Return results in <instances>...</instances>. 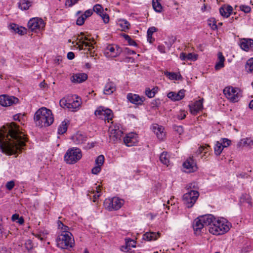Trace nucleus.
Wrapping results in <instances>:
<instances>
[{"instance_id": "46", "label": "nucleus", "mask_w": 253, "mask_h": 253, "mask_svg": "<svg viewBox=\"0 0 253 253\" xmlns=\"http://www.w3.org/2000/svg\"><path fill=\"white\" fill-rule=\"evenodd\" d=\"M96 194H95L93 196V199H92V201L93 202H95L96 200L100 197V192L101 191V189H100V186H96Z\"/></svg>"}, {"instance_id": "51", "label": "nucleus", "mask_w": 253, "mask_h": 253, "mask_svg": "<svg viewBox=\"0 0 253 253\" xmlns=\"http://www.w3.org/2000/svg\"><path fill=\"white\" fill-rule=\"evenodd\" d=\"M145 94L149 98H152L155 96V92L149 88L146 89Z\"/></svg>"}, {"instance_id": "6", "label": "nucleus", "mask_w": 253, "mask_h": 253, "mask_svg": "<svg viewBox=\"0 0 253 253\" xmlns=\"http://www.w3.org/2000/svg\"><path fill=\"white\" fill-rule=\"evenodd\" d=\"M60 105L63 108H67L71 111L75 112L81 105V99L78 97H76L75 100L74 98H62L60 101Z\"/></svg>"}, {"instance_id": "41", "label": "nucleus", "mask_w": 253, "mask_h": 253, "mask_svg": "<svg viewBox=\"0 0 253 253\" xmlns=\"http://www.w3.org/2000/svg\"><path fill=\"white\" fill-rule=\"evenodd\" d=\"M67 130V123L65 121H63L59 126L58 129V132L60 134L64 133Z\"/></svg>"}, {"instance_id": "19", "label": "nucleus", "mask_w": 253, "mask_h": 253, "mask_svg": "<svg viewBox=\"0 0 253 253\" xmlns=\"http://www.w3.org/2000/svg\"><path fill=\"white\" fill-rule=\"evenodd\" d=\"M152 129L159 140H163L164 139L166 133L164 132V128L163 126H159L158 124H154L152 126Z\"/></svg>"}, {"instance_id": "57", "label": "nucleus", "mask_w": 253, "mask_h": 253, "mask_svg": "<svg viewBox=\"0 0 253 253\" xmlns=\"http://www.w3.org/2000/svg\"><path fill=\"white\" fill-rule=\"evenodd\" d=\"M157 30V28L155 27H150L148 31H147V34L150 35H153V34L156 32Z\"/></svg>"}, {"instance_id": "37", "label": "nucleus", "mask_w": 253, "mask_h": 253, "mask_svg": "<svg viewBox=\"0 0 253 253\" xmlns=\"http://www.w3.org/2000/svg\"><path fill=\"white\" fill-rule=\"evenodd\" d=\"M152 6L154 9L157 12H161L163 7L160 3V0H152Z\"/></svg>"}, {"instance_id": "56", "label": "nucleus", "mask_w": 253, "mask_h": 253, "mask_svg": "<svg viewBox=\"0 0 253 253\" xmlns=\"http://www.w3.org/2000/svg\"><path fill=\"white\" fill-rule=\"evenodd\" d=\"M93 13V11L91 9H88L86 10L84 14H83V17H84V18L86 19L87 17L90 16Z\"/></svg>"}, {"instance_id": "29", "label": "nucleus", "mask_w": 253, "mask_h": 253, "mask_svg": "<svg viewBox=\"0 0 253 253\" xmlns=\"http://www.w3.org/2000/svg\"><path fill=\"white\" fill-rule=\"evenodd\" d=\"M238 147H248L251 148L253 146V140L251 138H245L240 140L237 144Z\"/></svg>"}, {"instance_id": "11", "label": "nucleus", "mask_w": 253, "mask_h": 253, "mask_svg": "<svg viewBox=\"0 0 253 253\" xmlns=\"http://www.w3.org/2000/svg\"><path fill=\"white\" fill-rule=\"evenodd\" d=\"M94 113L96 116L104 119L105 121H107L108 123L112 120L113 117V112L110 109L102 106L98 107Z\"/></svg>"}, {"instance_id": "13", "label": "nucleus", "mask_w": 253, "mask_h": 253, "mask_svg": "<svg viewBox=\"0 0 253 253\" xmlns=\"http://www.w3.org/2000/svg\"><path fill=\"white\" fill-rule=\"evenodd\" d=\"M90 39L88 38L84 33H81L79 35V42L77 44L80 50H82L87 47L88 50H90V47H93V43L89 42Z\"/></svg>"}, {"instance_id": "30", "label": "nucleus", "mask_w": 253, "mask_h": 253, "mask_svg": "<svg viewBox=\"0 0 253 253\" xmlns=\"http://www.w3.org/2000/svg\"><path fill=\"white\" fill-rule=\"evenodd\" d=\"M160 236L159 232H149L143 235V239L145 240L150 241L157 239Z\"/></svg>"}, {"instance_id": "50", "label": "nucleus", "mask_w": 253, "mask_h": 253, "mask_svg": "<svg viewBox=\"0 0 253 253\" xmlns=\"http://www.w3.org/2000/svg\"><path fill=\"white\" fill-rule=\"evenodd\" d=\"M26 248L28 250H31L33 248V244L32 241L31 240H28L25 243Z\"/></svg>"}, {"instance_id": "5", "label": "nucleus", "mask_w": 253, "mask_h": 253, "mask_svg": "<svg viewBox=\"0 0 253 253\" xmlns=\"http://www.w3.org/2000/svg\"><path fill=\"white\" fill-rule=\"evenodd\" d=\"M82 157L81 150L78 148L69 149L64 155V161L68 164H74L78 162Z\"/></svg>"}, {"instance_id": "39", "label": "nucleus", "mask_w": 253, "mask_h": 253, "mask_svg": "<svg viewBox=\"0 0 253 253\" xmlns=\"http://www.w3.org/2000/svg\"><path fill=\"white\" fill-rule=\"evenodd\" d=\"M57 224L58 229L61 230L62 232L61 234H64L65 233H70L69 231H68L69 227L65 225L61 221L58 220Z\"/></svg>"}, {"instance_id": "12", "label": "nucleus", "mask_w": 253, "mask_h": 253, "mask_svg": "<svg viewBox=\"0 0 253 253\" xmlns=\"http://www.w3.org/2000/svg\"><path fill=\"white\" fill-rule=\"evenodd\" d=\"M109 131V137L111 141L117 142L118 140H121L123 132L122 130L120 129L119 125L110 126Z\"/></svg>"}, {"instance_id": "25", "label": "nucleus", "mask_w": 253, "mask_h": 253, "mask_svg": "<svg viewBox=\"0 0 253 253\" xmlns=\"http://www.w3.org/2000/svg\"><path fill=\"white\" fill-rule=\"evenodd\" d=\"M204 226L205 225L202 221V219L200 216L195 219L193 227L196 234H200L201 230L204 228Z\"/></svg>"}, {"instance_id": "16", "label": "nucleus", "mask_w": 253, "mask_h": 253, "mask_svg": "<svg viewBox=\"0 0 253 253\" xmlns=\"http://www.w3.org/2000/svg\"><path fill=\"white\" fill-rule=\"evenodd\" d=\"M187 172H192L197 170V167L193 158L190 157L183 164Z\"/></svg>"}, {"instance_id": "63", "label": "nucleus", "mask_w": 253, "mask_h": 253, "mask_svg": "<svg viewBox=\"0 0 253 253\" xmlns=\"http://www.w3.org/2000/svg\"><path fill=\"white\" fill-rule=\"evenodd\" d=\"M187 55L185 53H184V52H182L181 53V54H180V58L182 60H187Z\"/></svg>"}, {"instance_id": "53", "label": "nucleus", "mask_w": 253, "mask_h": 253, "mask_svg": "<svg viewBox=\"0 0 253 253\" xmlns=\"http://www.w3.org/2000/svg\"><path fill=\"white\" fill-rule=\"evenodd\" d=\"M85 19H86L83 17V15H82L81 16L78 18L76 23L78 25L81 26L84 24Z\"/></svg>"}, {"instance_id": "48", "label": "nucleus", "mask_w": 253, "mask_h": 253, "mask_svg": "<svg viewBox=\"0 0 253 253\" xmlns=\"http://www.w3.org/2000/svg\"><path fill=\"white\" fill-rule=\"evenodd\" d=\"M16 29L17 30L15 31V32L20 35H23L26 33L27 29L24 27H18V28H16Z\"/></svg>"}, {"instance_id": "27", "label": "nucleus", "mask_w": 253, "mask_h": 253, "mask_svg": "<svg viewBox=\"0 0 253 253\" xmlns=\"http://www.w3.org/2000/svg\"><path fill=\"white\" fill-rule=\"evenodd\" d=\"M116 90L115 84L112 82H108L105 85L103 93L106 95H111Z\"/></svg>"}, {"instance_id": "26", "label": "nucleus", "mask_w": 253, "mask_h": 253, "mask_svg": "<svg viewBox=\"0 0 253 253\" xmlns=\"http://www.w3.org/2000/svg\"><path fill=\"white\" fill-rule=\"evenodd\" d=\"M127 99L131 103L135 104H141L143 102V98L135 94L128 93L127 95Z\"/></svg>"}, {"instance_id": "62", "label": "nucleus", "mask_w": 253, "mask_h": 253, "mask_svg": "<svg viewBox=\"0 0 253 253\" xmlns=\"http://www.w3.org/2000/svg\"><path fill=\"white\" fill-rule=\"evenodd\" d=\"M75 57V54L73 52H69L67 54V58L69 60H72Z\"/></svg>"}, {"instance_id": "21", "label": "nucleus", "mask_w": 253, "mask_h": 253, "mask_svg": "<svg viewBox=\"0 0 253 253\" xmlns=\"http://www.w3.org/2000/svg\"><path fill=\"white\" fill-rule=\"evenodd\" d=\"M190 111L193 115H196L203 109V99L196 101L194 103L189 105Z\"/></svg>"}, {"instance_id": "1", "label": "nucleus", "mask_w": 253, "mask_h": 253, "mask_svg": "<svg viewBox=\"0 0 253 253\" xmlns=\"http://www.w3.org/2000/svg\"><path fill=\"white\" fill-rule=\"evenodd\" d=\"M26 141L25 134L14 123L0 130V148L3 153L12 155L20 152Z\"/></svg>"}, {"instance_id": "45", "label": "nucleus", "mask_w": 253, "mask_h": 253, "mask_svg": "<svg viewBox=\"0 0 253 253\" xmlns=\"http://www.w3.org/2000/svg\"><path fill=\"white\" fill-rule=\"evenodd\" d=\"M104 162V157L102 155H100L97 157L95 160V163L97 166H101Z\"/></svg>"}, {"instance_id": "7", "label": "nucleus", "mask_w": 253, "mask_h": 253, "mask_svg": "<svg viewBox=\"0 0 253 253\" xmlns=\"http://www.w3.org/2000/svg\"><path fill=\"white\" fill-rule=\"evenodd\" d=\"M124 204V201L118 197L106 199L104 202L105 209L109 211H116L120 209Z\"/></svg>"}, {"instance_id": "40", "label": "nucleus", "mask_w": 253, "mask_h": 253, "mask_svg": "<svg viewBox=\"0 0 253 253\" xmlns=\"http://www.w3.org/2000/svg\"><path fill=\"white\" fill-rule=\"evenodd\" d=\"M223 148H224L222 147V143H220L219 141L216 142L214 147L215 154L217 156L219 155L221 153Z\"/></svg>"}, {"instance_id": "32", "label": "nucleus", "mask_w": 253, "mask_h": 253, "mask_svg": "<svg viewBox=\"0 0 253 253\" xmlns=\"http://www.w3.org/2000/svg\"><path fill=\"white\" fill-rule=\"evenodd\" d=\"M217 56L218 61L215 65V69L216 70H220V69L222 68L224 66V62L225 61V58L222 55V53L219 52L218 53Z\"/></svg>"}, {"instance_id": "64", "label": "nucleus", "mask_w": 253, "mask_h": 253, "mask_svg": "<svg viewBox=\"0 0 253 253\" xmlns=\"http://www.w3.org/2000/svg\"><path fill=\"white\" fill-rule=\"evenodd\" d=\"M0 253H9V252L5 247L0 246Z\"/></svg>"}, {"instance_id": "10", "label": "nucleus", "mask_w": 253, "mask_h": 253, "mask_svg": "<svg viewBox=\"0 0 253 253\" xmlns=\"http://www.w3.org/2000/svg\"><path fill=\"white\" fill-rule=\"evenodd\" d=\"M240 89L238 88L232 86L226 87L223 89V93L227 98L233 102H238L239 99V92Z\"/></svg>"}, {"instance_id": "59", "label": "nucleus", "mask_w": 253, "mask_h": 253, "mask_svg": "<svg viewBox=\"0 0 253 253\" xmlns=\"http://www.w3.org/2000/svg\"><path fill=\"white\" fill-rule=\"evenodd\" d=\"M174 129L179 134H181L183 131V127L181 126H176L174 127Z\"/></svg>"}, {"instance_id": "23", "label": "nucleus", "mask_w": 253, "mask_h": 253, "mask_svg": "<svg viewBox=\"0 0 253 253\" xmlns=\"http://www.w3.org/2000/svg\"><path fill=\"white\" fill-rule=\"evenodd\" d=\"M239 44L242 49L248 51L253 47V40L251 39H243L240 41Z\"/></svg>"}, {"instance_id": "38", "label": "nucleus", "mask_w": 253, "mask_h": 253, "mask_svg": "<svg viewBox=\"0 0 253 253\" xmlns=\"http://www.w3.org/2000/svg\"><path fill=\"white\" fill-rule=\"evenodd\" d=\"M240 202L242 204L247 203L249 205H252L251 198L250 195L246 194L242 195L240 198Z\"/></svg>"}, {"instance_id": "31", "label": "nucleus", "mask_w": 253, "mask_h": 253, "mask_svg": "<svg viewBox=\"0 0 253 253\" xmlns=\"http://www.w3.org/2000/svg\"><path fill=\"white\" fill-rule=\"evenodd\" d=\"M233 10V8L230 5L226 6H222L219 9V12L220 14L225 17H228Z\"/></svg>"}, {"instance_id": "43", "label": "nucleus", "mask_w": 253, "mask_h": 253, "mask_svg": "<svg viewBox=\"0 0 253 253\" xmlns=\"http://www.w3.org/2000/svg\"><path fill=\"white\" fill-rule=\"evenodd\" d=\"M123 37L125 38V39L126 41H127L129 45L135 46H136L137 45L136 42L133 40L131 39V38L128 35L124 34L123 35Z\"/></svg>"}, {"instance_id": "34", "label": "nucleus", "mask_w": 253, "mask_h": 253, "mask_svg": "<svg viewBox=\"0 0 253 253\" xmlns=\"http://www.w3.org/2000/svg\"><path fill=\"white\" fill-rule=\"evenodd\" d=\"M164 74L171 80H179L182 79V77L180 74H177L174 72L166 71L164 72Z\"/></svg>"}, {"instance_id": "20", "label": "nucleus", "mask_w": 253, "mask_h": 253, "mask_svg": "<svg viewBox=\"0 0 253 253\" xmlns=\"http://www.w3.org/2000/svg\"><path fill=\"white\" fill-rule=\"evenodd\" d=\"M185 90L181 89L177 93L173 91L169 92L167 96L173 101H179L182 99L185 96Z\"/></svg>"}, {"instance_id": "60", "label": "nucleus", "mask_w": 253, "mask_h": 253, "mask_svg": "<svg viewBox=\"0 0 253 253\" xmlns=\"http://www.w3.org/2000/svg\"><path fill=\"white\" fill-rule=\"evenodd\" d=\"M159 102H158L157 100H154L151 103V107L153 109H156L159 106Z\"/></svg>"}, {"instance_id": "44", "label": "nucleus", "mask_w": 253, "mask_h": 253, "mask_svg": "<svg viewBox=\"0 0 253 253\" xmlns=\"http://www.w3.org/2000/svg\"><path fill=\"white\" fill-rule=\"evenodd\" d=\"M246 68L251 73H253V58L248 60Z\"/></svg>"}, {"instance_id": "8", "label": "nucleus", "mask_w": 253, "mask_h": 253, "mask_svg": "<svg viewBox=\"0 0 253 253\" xmlns=\"http://www.w3.org/2000/svg\"><path fill=\"white\" fill-rule=\"evenodd\" d=\"M199 196V193L197 191L190 190L183 195V200L184 204L187 208H191L195 203Z\"/></svg>"}, {"instance_id": "33", "label": "nucleus", "mask_w": 253, "mask_h": 253, "mask_svg": "<svg viewBox=\"0 0 253 253\" xmlns=\"http://www.w3.org/2000/svg\"><path fill=\"white\" fill-rule=\"evenodd\" d=\"M31 5V1L30 0H21L18 3V7L21 10H27Z\"/></svg>"}, {"instance_id": "3", "label": "nucleus", "mask_w": 253, "mask_h": 253, "mask_svg": "<svg viewBox=\"0 0 253 253\" xmlns=\"http://www.w3.org/2000/svg\"><path fill=\"white\" fill-rule=\"evenodd\" d=\"M230 227V223L225 219H216L211 226L209 227V231L213 235H222L228 232Z\"/></svg>"}, {"instance_id": "58", "label": "nucleus", "mask_w": 253, "mask_h": 253, "mask_svg": "<svg viewBox=\"0 0 253 253\" xmlns=\"http://www.w3.org/2000/svg\"><path fill=\"white\" fill-rule=\"evenodd\" d=\"M186 116V112L184 111H182L180 112L179 115H178V119L179 120L184 119Z\"/></svg>"}, {"instance_id": "42", "label": "nucleus", "mask_w": 253, "mask_h": 253, "mask_svg": "<svg viewBox=\"0 0 253 253\" xmlns=\"http://www.w3.org/2000/svg\"><path fill=\"white\" fill-rule=\"evenodd\" d=\"M209 26L213 30L217 29L216 22L213 18H210L208 21Z\"/></svg>"}, {"instance_id": "18", "label": "nucleus", "mask_w": 253, "mask_h": 253, "mask_svg": "<svg viewBox=\"0 0 253 253\" xmlns=\"http://www.w3.org/2000/svg\"><path fill=\"white\" fill-rule=\"evenodd\" d=\"M138 137L134 133H130L126 135L124 139L125 144L128 147L135 145L138 142Z\"/></svg>"}, {"instance_id": "52", "label": "nucleus", "mask_w": 253, "mask_h": 253, "mask_svg": "<svg viewBox=\"0 0 253 253\" xmlns=\"http://www.w3.org/2000/svg\"><path fill=\"white\" fill-rule=\"evenodd\" d=\"M15 186L14 181L13 180L8 181L6 183L5 187L8 190H11Z\"/></svg>"}, {"instance_id": "28", "label": "nucleus", "mask_w": 253, "mask_h": 253, "mask_svg": "<svg viewBox=\"0 0 253 253\" xmlns=\"http://www.w3.org/2000/svg\"><path fill=\"white\" fill-rule=\"evenodd\" d=\"M205 226H211L216 218L211 214H207L200 216Z\"/></svg>"}, {"instance_id": "36", "label": "nucleus", "mask_w": 253, "mask_h": 253, "mask_svg": "<svg viewBox=\"0 0 253 253\" xmlns=\"http://www.w3.org/2000/svg\"><path fill=\"white\" fill-rule=\"evenodd\" d=\"M169 155L167 152H163L160 156V160L163 164L168 166L169 163Z\"/></svg>"}, {"instance_id": "4", "label": "nucleus", "mask_w": 253, "mask_h": 253, "mask_svg": "<svg viewBox=\"0 0 253 253\" xmlns=\"http://www.w3.org/2000/svg\"><path fill=\"white\" fill-rule=\"evenodd\" d=\"M57 246L62 249H68L74 245V239L71 233L60 234L57 238Z\"/></svg>"}, {"instance_id": "17", "label": "nucleus", "mask_w": 253, "mask_h": 253, "mask_svg": "<svg viewBox=\"0 0 253 253\" xmlns=\"http://www.w3.org/2000/svg\"><path fill=\"white\" fill-rule=\"evenodd\" d=\"M93 11L99 15L105 23H108L109 21L108 14L104 12L103 7L100 4H95L93 7Z\"/></svg>"}, {"instance_id": "54", "label": "nucleus", "mask_w": 253, "mask_h": 253, "mask_svg": "<svg viewBox=\"0 0 253 253\" xmlns=\"http://www.w3.org/2000/svg\"><path fill=\"white\" fill-rule=\"evenodd\" d=\"M240 9L245 13H249L251 11V7L249 6L242 5L240 6Z\"/></svg>"}, {"instance_id": "35", "label": "nucleus", "mask_w": 253, "mask_h": 253, "mask_svg": "<svg viewBox=\"0 0 253 253\" xmlns=\"http://www.w3.org/2000/svg\"><path fill=\"white\" fill-rule=\"evenodd\" d=\"M118 24L122 28V30L124 31L129 29L130 27L129 23L125 19L119 20Z\"/></svg>"}, {"instance_id": "47", "label": "nucleus", "mask_w": 253, "mask_h": 253, "mask_svg": "<svg viewBox=\"0 0 253 253\" xmlns=\"http://www.w3.org/2000/svg\"><path fill=\"white\" fill-rule=\"evenodd\" d=\"M198 55L197 54L192 53H189L187 54V60H192V61H195L197 59Z\"/></svg>"}, {"instance_id": "22", "label": "nucleus", "mask_w": 253, "mask_h": 253, "mask_svg": "<svg viewBox=\"0 0 253 253\" xmlns=\"http://www.w3.org/2000/svg\"><path fill=\"white\" fill-rule=\"evenodd\" d=\"M74 143L77 145H81L84 144L87 141V137L84 134L77 132L72 137Z\"/></svg>"}, {"instance_id": "2", "label": "nucleus", "mask_w": 253, "mask_h": 253, "mask_svg": "<svg viewBox=\"0 0 253 253\" xmlns=\"http://www.w3.org/2000/svg\"><path fill=\"white\" fill-rule=\"evenodd\" d=\"M34 120L37 126L42 127L50 126L54 121V117L51 111L42 107L35 113Z\"/></svg>"}, {"instance_id": "15", "label": "nucleus", "mask_w": 253, "mask_h": 253, "mask_svg": "<svg viewBox=\"0 0 253 253\" xmlns=\"http://www.w3.org/2000/svg\"><path fill=\"white\" fill-rule=\"evenodd\" d=\"M18 99L14 96L6 95H0V104L2 106H9L18 102Z\"/></svg>"}, {"instance_id": "49", "label": "nucleus", "mask_w": 253, "mask_h": 253, "mask_svg": "<svg viewBox=\"0 0 253 253\" xmlns=\"http://www.w3.org/2000/svg\"><path fill=\"white\" fill-rule=\"evenodd\" d=\"M220 143H222V147H227L230 145L231 141L227 138H223L221 140Z\"/></svg>"}, {"instance_id": "14", "label": "nucleus", "mask_w": 253, "mask_h": 253, "mask_svg": "<svg viewBox=\"0 0 253 253\" xmlns=\"http://www.w3.org/2000/svg\"><path fill=\"white\" fill-rule=\"evenodd\" d=\"M121 49L115 45H108L104 50V54L108 58H114L119 56Z\"/></svg>"}, {"instance_id": "55", "label": "nucleus", "mask_w": 253, "mask_h": 253, "mask_svg": "<svg viewBox=\"0 0 253 253\" xmlns=\"http://www.w3.org/2000/svg\"><path fill=\"white\" fill-rule=\"evenodd\" d=\"M101 170V167L96 166L92 169V173L95 174H98Z\"/></svg>"}, {"instance_id": "9", "label": "nucleus", "mask_w": 253, "mask_h": 253, "mask_svg": "<svg viewBox=\"0 0 253 253\" xmlns=\"http://www.w3.org/2000/svg\"><path fill=\"white\" fill-rule=\"evenodd\" d=\"M45 23L40 18H33L28 23V27L32 32H38L44 29Z\"/></svg>"}, {"instance_id": "61", "label": "nucleus", "mask_w": 253, "mask_h": 253, "mask_svg": "<svg viewBox=\"0 0 253 253\" xmlns=\"http://www.w3.org/2000/svg\"><path fill=\"white\" fill-rule=\"evenodd\" d=\"M135 242L134 241V240H130L129 241H128L126 243V246L129 247H135Z\"/></svg>"}, {"instance_id": "24", "label": "nucleus", "mask_w": 253, "mask_h": 253, "mask_svg": "<svg viewBox=\"0 0 253 253\" xmlns=\"http://www.w3.org/2000/svg\"><path fill=\"white\" fill-rule=\"evenodd\" d=\"M87 79V76L85 73L74 74L71 78V80L74 83H81Z\"/></svg>"}]
</instances>
